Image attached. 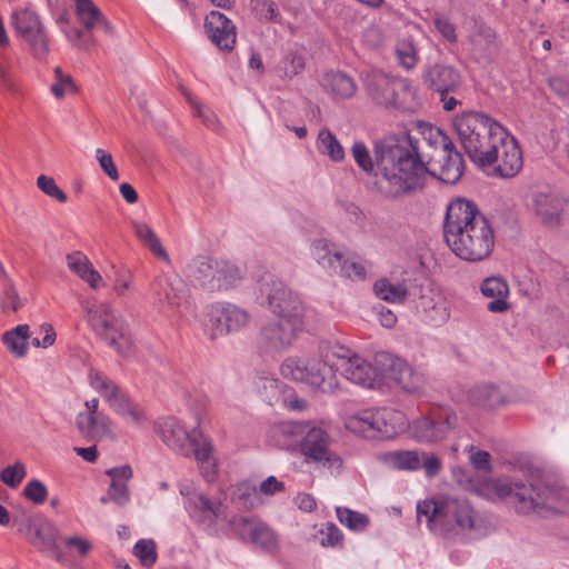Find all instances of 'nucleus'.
<instances>
[{
    "mask_svg": "<svg viewBox=\"0 0 569 569\" xmlns=\"http://www.w3.org/2000/svg\"><path fill=\"white\" fill-rule=\"evenodd\" d=\"M381 460L387 466L398 469L413 471L421 467L422 459L417 450H393L381 455Z\"/></svg>",
    "mask_w": 569,
    "mask_h": 569,
    "instance_id": "72a5a7b5",
    "label": "nucleus"
},
{
    "mask_svg": "<svg viewBox=\"0 0 569 569\" xmlns=\"http://www.w3.org/2000/svg\"><path fill=\"white\" fill-rule=\"evenodd\" d=\"M300 331L298 322H267L261 329L260 340L268 347L281 350L291 346Z\"/></svg>",
    "mask_w": 569,
    "mask_h": 569,
    "instance_id": "412c9836",
    "label": "nucleus"
},
{
    "mask_svg": "<svg viewBox=\"0 0 569 569\" xmlns=\"http://www.w3.org/2000/svg\"><path fill=\"white\" fill-rule=\"evenodd\" d=\"M206 27L212 42L221 50L231 51L236 43V28L223 13L211 11L206 18Z\"/></svg>",
    "mask_w": 569,
    "mask_h": 569,
    "instance_id": "4be33fe9",
    "label": "nucleus"
},
{
    "mask_svg": "<svg viewBox=\"0 0 569 569\" xmlns=\"http://www.w3.org/2000/svg\"><path fill=\"white\" fill-rule=\"evenodd\" d=\"M423 84L437 93H455L462 86L460 72L446 63H433L422 73Z\"/></svg>",
    "mask_w": 569,
    "mask_h": 569,
    "instance_id": "6ab92c4d",
    "label": "nucleus"
},
{
    "mask_svg": "<svg viewBox=\"0 0 569 569\" xmlns=\"http://www.w3.org/2000/svg\"><path fill=\"white\" fill-rule=\"evenodd\" d=\"M371 410L372 437L380 433L392 437L406 428V419L402 412L391 408Z\"/></svg>",
    "mask_w": 569,
    "mask_h": 569,
    "instance_id": "393cba45",
    "label": "nucleus"
},
{
    "mask_svg": "<svg viewBox=\"0 0 569 569\" xmlns=\"http://www.w3.org/2000/svg\"><path fill=\"white\" fill-rule=\"evenodd\" d=\"M37 187L48 197H51L59 201L60 203H64L68 200V196L66 192L56 183L52 177L40 174L37 178Z\"/></svg>",
    "mask_w": 569,
    "mask_h": 569,
    "instance_id": "6e6d98bb",
    "label": "nucleus"
},
{
    "mask_svg": "<svg viewBox=\"0 0 569 569\" xmlns=\"http://www.w3.org/2000/svg\"><path fill=\"white\" fill-rule=\"evenodd\" d=\"M443 237L449 249L468 262L487 259L495 248V230L490 221L475 202L465 198L449 203Z\"/></svg>",
    "mask_w": 569,
    "mask_h": 569,
    "instance_id": "7ed1b4c3",
    "label": "nucleus"
},
{
    "mask_svg": "<svg viewBox=\"0 0 569 569\" xmlns=\"http://www.w3.org/2000/svg\"><path fill=\"white\" fill-rule=\"evenodd\" d=\"M367 91L370 98L382 107H402L399 102V91L409 89L408 84L386 74H373L367 80Z\"/></svg>",
    "mask_w": 569,
    "mask_h": 569,
    "instance_id": "a211bd4d",
    "label": "nucleus"
},
{
    "mask_svg": "<svg viewBox=\"0 0 569 569\" xmlns=\"http://www.w3.org/2000/svg\"><path fill=\"white\" fill-rule=\"evenodd\" d=\"M331 346L321 345L316 355L286 358L280 365L281 376L323 393L337 391L339 378L336 366L330 361L332 358Z\"/></svg>",
    "mask_w": 569,
    "mask_h": 569,
    "instance_id": "423d86ee",
    "label": "nucleus"
},
{
    "mask_svg": "<svg viewBox=\"0 0 569 569\" xmlns=\"http://www.w3.org/2000/svg\"><path fill=\"white\" fill-rule=\"evenodd\" d=\"M330 352L332 358L341 361L342 375L347 380L366 388H373L380 383L382 372L376 362L371 365L348 347L339 343H333L330 347Z\"/></svg>",
    "mask_w": 569,
    "mask_h": 569,
    "instance_id": "9d476101",
    "label": "nucleus"
},
{
    "mask_svg": "<svg viewBox=\"0 0 569 569\" xmlns=\"http://www.w3.org/2000/svg\"><path fill=\"white\" fill-rule=\"evenodd\" d=\"M127 425L139 428L147 421L143 409L123 395L110 407Z\"/></svg>",
    "mask_w": 569,
    "mask_h": 569,
    "instance_id": "c9c22d12",
    "label": "nucleus"
},
{
    "mask_svg": "<svg viewBox=\"0 0 569 569\" xmlns=\"http://www.w3.org/2000/svg\"><path fill=\"white\" fill-rule=\"evenodd\" d=\"M428 174H432L446 183H456L463 173V159L452 143V147L441 149L435 154H429L426 161Z\"/></svg>",
    "mask_w": 569,
    "mask_h": 569,
    "instance_id": "f3484780",
    "label": "nucleus"
},
{
    "mask_svg": "<svg viewBox=\"0 0 569 569\" xmlns=\"http://www.w3.org/2000/svg\"><path fill=\"white\" fill-rule=\"evenodd\" d=\"M452 147L451 139L439 128L417 122L403 138L387 137L376 142L379 191L398 198L421 188L428 177L429 154Z\"/></svg>",
    "mask_w": 569,
    "mask_h": 569,
    "instance_id": "f257e3e1",
    "label": "nucleus"
},
{
    "mask_svg": "<svg viewBox=\"0 0 569 569\" xmlns=\"http://www.w3.org/2000/svg\"><path fill=\"white\" fill-rule=\"evenodd\" d=\"M180 493L190 519L209 535L218 536L219 523L227 519L224 503L197 490L192 483H181Z\"/></svg>",
    "mask_w": 569,
    "mask_h": 569,
    "instance_id": "6e6552de",
    "label": "nucleus"
},
{
    "mask_svg": "<svg viewBox=\"0 0 569 569\" xmlns=\"http://www.w3.org/2000/svg\"><path fill=\"white\" fill-rule=\"evenodd\" d=\"M11 23L37 58L48 56L49 37L38 13L28 8L16 10L11 14Z\"/></svg>",
    "mask_w": 569,
    "mask_h": 569,
    "instance_id": "ddd939ff",
    "label": "nucleus"
},
{
    "mask_svg": "<svg viewBox=\"0 0 569 569\" xmlns=\"http://www.w3.org/2000/svg\"><path fill=\"white\" fill-rule=\"evenodd\" d=\"M88 382L89 386L103 398L109 407L124 395L116 381L96 368H90Z\"/></svg>",
    "mask_w": 569,
    "mask_h": 569,
    "instance_id": "c756f323",
    "label": "nucleus"
},
{
    "mask_svg": "<svg viewBox=\"0 0 569 569\" xmlns=\"http://www.w3.org/2000/svg\"><path fill=\"white\" fill-rule=\"evenodd\" d=\"M132 227L137 238L142 241L154 256L164 262H170L168 252L161 244L157 234L147 223L134 221Z\"/></svg>",
    "mask_w": 569,
    "mask_h": 569,
    "instance_id": "4c0bfd02",
    "label": "nucleus"
},
{
    "mask_svg": "<svg viewBox=\"0 0 569 569\" xmlns=\"http://www.w3.org/2000/svg\"><path fill=\"white\" fill-rule=\"evenodd\" d=\"M458 417L451 408H433L408 425L410 438L420 443H436L457 427Z\"/></svg>",
    "mask_w": 569,
    "mask_h": 569,
    "instance_id": "1a4fd4ad",
    "label": "nucleus"
},
{
    "mask_svg": "<svg viewBox=\"0 0 569 569\" xmlns=\"http://www.w3.org/2000/svg\"><path fill=\"white\" fill-rule=\"evenodd\" d=\"M257 300L266 306L274 317L283 320L312 318L313 310L289 289L280 279L264 273L257 282Z\"/></svg>",
    "mask_w": 569,
    "mask_h": 569,
    "instance_id": "0eeeda50",
    "label": "nucleus"
},
{
    "mask_svg": "<svg viewBox=\"0 0 569 569\" xmlns=\"http://www.w3.org/2000/svg\"><path fill=\"white\" fill-rule=\"evenodd\" d=\"M300 452L307 461L313 462L339 472L342 467L341 458L330 449V437L320 427L307 428L301 441Z\"/></svg>",
    "mask_w": 569,
    "mask_h": 569,
    "instance_id": "f8f14e48",
    "label": "nucleus"
},
{
    "mask_svg": "<svg viewBox=\"0 0 569 569\" xmlns=\"http://www.w3.org/2000/svg\"><path fill=\"white\" fill-rule=\"evenodd\" d=\"M473 490L489 501L510 499L515 510L523 515L563 512L569 503L568 491L558 485L523 482L511 477L480 479Z\"/></svg>",
    "mask_w": 569,
    "mask_h": 569,
    "instance_id": "20e7f679",
    "label": "nucleus"
},
{
    "mask_svg": "<svg viewBox=\"0 0 569 569\" xmlns=\"http://www.w3.org/2000/svg\"><path fill=\"white\" fill-rule=\"evenodd\" d=\"M201 331L212 341L222 339L241 327V322H233V326L229 322H201Z\"/></svg>",
    "mask_w": 569,
    "mask_h": 569,
    "instance_id": "3c124183",
    "label": "nucleus"
},
{
    "mask_svg": "<svg viewBox=\"0 0 569 569\" xmlns=\"http://www.w3.org/2000/svg\"><path fill=\"white\" fill-rule=\"evenodd\" d=\"M158 433L162 441L173 451L188 457L189 443L193 437V430L189 431L184 423L174 417H167L158 422Z\"/></svg>",
    "mask_w": 569,
    "mask_h": 569,
    "instance_id": "aec40b11",
    "label": "nucleus"
},
{
    "mask_svg": "<svg viewBox=\"0 0 569 569\" xmlns=\"http://www.w3.org/2000/svg\"><path fill=\"white\" fill-rule=\"evenodd\" d=\"M36 537L39 542H37V546L41 548L42 550H51L56 551L57 540L51 532V529L49 527L40 526L36 529Z\"/></svg>",
    "mask_w": 569,
    "mask_h": 569,
    "instance_id": "338daca9",
    "label": "nucleus"
},
{
    "mask_svg": "<svg viewBox=\"0 0 569 569\" xmlns=\"http://www.w3.org/2000/svg\"><path fill=\"white\" fill-rule=\"evenodd\" d=\"M470 51L478 60L491 58L497 52L496 34L490 27L476 24L469 34Z\"/></svg>",
    "mask_w": 569,
    "mask_h": 569,
    "instance_id": "bb28decb",
    "label": "nucleus"
},
{
    "mask_svg": "<svg viewBox=\"0 0 569 569\" xmlns=\"http://www.w3.org/2000/svg\"><path fill=\"white\" fill-rule=\"evenodd\" d=\"M453 128L469 159L481 168L497 163L499 176L510 178L522 167L516 139L495 119L482 112H462Z\"/></svg>",
    "mask_w": 569,
    "mask_h": 569,
    "instance_id": "f03ea898",
    "label": "nucleus"
},
{
    "mask_svg": "<svg viewBox=\"0 0 569 569\" xmlns=\"http://www.w3.org/2000/svg\"><path fill=\"white\" fill-rule=\"evenodd\" d=\"M76 14L84 29L91 32L94 28H101L106 33L111 32V26L92 0H73Z\"/></svg>",
    "mask_w": 569,
    "mask_h": 569,
    "instance_id": "c85d7f7f",
    "label": "nucleus"
},
{
    "mask_svg": "<svg viewBox=\"0 0 569 569\" xmlns=\"http://www.w3.org/2000/svg\"><path fill=\"white\" fill-rule=\"evenodd\" d=\"M258 489L259 486H256L249 480H244L236 486V495L248 508L253 509L264 503V499L260 498Z\"/></svg>",
    "mask_w": 569,
    "mask_h": 569,
    "instance_id": "de8ad7c7",
    "label": "nucleus"
},
{
    "mask_svg": "<svg viewBox=\"0 0 569 569\" xmlns=\"http://www.w3.org/2000/svg\"><path fill=\"white\" fill-rule=\"evenodd\" d=\"M317 148L321 154L327 156L333 162H341L345 157V149L336 136L329 129H321L317 138Z\"/></svg>",
    "mask_w": 569,
    "mask_h": 569,
    "instance_id": "58836bf2",
    "label": "nucleus"
},
{
    "mask_svg": "<svg viewBox=\"0 0 569 569\" xmlns=\"http://www.w3.org/2000/svg\"><path fill=\"white\" fill-rule=\"evenodd\" d=\"M26 467L21 462H16L12 466L6 467L0 475L3 483L11 488H17L26 477Z\"/></svg>",
    "mask_w": 569,
    "mask_h": 569,
    "instance_id": "4d7b16f0",
    "label": "nucleus"
},
{
    "mask_svg": "<svg viewBox=\"0 0 569 569\" xmlns=\"http://www.w3.org/2000/svg\"><path fill=\"white\" fill-rule=\"evenodd\" d=\"M39 333L42 335V338L39 336L31 337V342L34 347L48 348L54 343L56 332L50 323L44 322L41 325Z\"/></svg>",
    "mask_w": 569,
    "mask_h": 569,
    "instance_id": "774afa93",
    "label": "nucleus"
},
{
    "mask_svg": "<svg viewBox=\"0 0 569 569\" xmlns=\"http://www.w3.org/2000/svg\"><path fill=\"white\" fill-rule=\"evenodd\" d=\"M53 73L56 81L51 84V92L56 98L61 99L67 92L74 93L78 91L72 77L64 73L60 67H56Z\"/></svg>",
    "mask_w": 569,
    "mask_h": 569,
    "instance_id": "8fccbe9b",
    "label": "nucleus"
},
{
    "mask_svg": "<svg viewBox=\"0 0 569 569\" xmlns=\"http://www.w3.org/2000/svg\"><path fill=\"white\" fill-rule=\"evenodd\" d=\"M286 490L284 482L278 480L274 476H269L259 485V493L260 498H270L278 492H283Z\"/></svg>",
    "mask_w": 569,
    "mask_h": 569,
    "instance_id": "0e129e2a",
    "label": "nucleus"
},
{
    "mask_svg": "<svg viewBox=\"0 0 569 569\" xmlns=\"http://www.w3.org/2000/svg\"><path fill=\"white\" fill-rule=\"evenodd\" d=\"M337 273L349 279H365L366 269L360 262L342 257Z\"/></svg>",
    "mask_w": 569,
    "mask_h": 569,
    "instance_id": "052dcab7",
    "label": "nucleus"
},
{
    "mask_svg": "<svg viewBox=\"0 0 569 569\" xmlns=\"http://www.w3.org/2000/svg\"><path fill=\"white\" fill-rule=\"evenodd\" d=\"M307 426L300 422L286 421L273 427V435L283 439V445L295 441L298 437L303 436Z\"/></svg>",
    "mask_w": 569,
    "mask_h": 569,
    "instance_id": "603ef678",
    "label": "nucleus"
},
{
    "mask_svg": "<svg viewBox=\"0 0 569 569\" xmlns=\"http://www.w3.org/2000/svg\"><path fill=\"white\" fill-rule=\"evenodd\" d=\"M92 330L121 357L132 355V339L119 322H92Z\"/></svg>",
    "mask_w": 569,
    "mask_h": 569,
    "instance_id": "5701e85b",
    "label": "nucleus"
},
{
    "mask_svg": "<svg viewBox=\"0 0 569 569\" xmlns=\"http://www.w3.org/2000/svg\"><path fill=\"white\" fill-rule=\"evenodd\" d=\"M345 427L353 433H358L368 438L372 437L371 410L365 409L349 415L345 419Z\"/></svg>",
    "mask_w": 569,
    "mask_h": 569,
    "instance_id": "49530a36",
    "label": "nucleus"
},
{
    "mask_svg": "<svg viewBox=\"0 0 569 569\" xmlns=\"http://www.w3.org/2000/svg\"><path fill=\"white\" fill-rule=\"evenodd\" d=\"M481 293L491 298L487 305V308L491 312H502L509 308L507 302V298L509 296V286L507 281L501 277H488L486 278L480 286Z\"/></svg>",
    "mask_w": 569,
    "mask_h": 569,
    "instance_id": "cd10ccee",
    "label": "nucleus"
},
{
    "mask_svg": "<svg viewBox=\"0 0 569 569\" xmlns=\"http://www.w3.org/2000/svg\"><path fill=\"white\" fill-rule=\"evenodd\" d=\"M230 529L243 541H250L264 551L278 549L276 533L266 523L242 516H232L228 520Z\"/></svg>",
    "mask_w": 569,
    "mask_h": 569,
    "instance_id": "dca6fc26",
    "label": "nucleus"
},
{
    "mask_svg": "<svg viewBox=\"0 0 569 569\" xmlns=\"http://www.w3.org/2000/svg\"><path fill=\"white\" fill-rule=\"evenodd\" d=\"M378 368L382 372V377L392 379L399 387L407 392H418L425 385L423 375L417 372L403 359L386 351L375 355Z\"/></svg>",
    "mask_w": 569,
    "mask_h": 569,
    "instance_id": "2eb2a0df",
    "label": "nucleus"
},
{
    "mask_svg": "<svg viewBox=\"0 0 569 569\" xmlns=\"http://www.w3.org/2000/svg\"><path fill=\"white\" fill-rule=\"evenodd\" d=\"M133 553L144 567H151L157 560L156 543L152 540L141 539L134 545Z\"/></svg>",
    "mask_w": 569,
    "mask_h": 569,
    "instance_id": "864d4df0",
    "label": "nucleus"
},
{
    "mask_svg": "<svg viewBox=\"0 0 569 569\" xmlns=\"http://www.w3.org/2000/svg\"><path fill=\"white\" fill-rule=\"evenodd\" d=\"M242 269L227 260H217V267L214 272V283L217 284L216 290L229 289L233 287L241 278Z\"/></svg>",
    "mask_w": 569,
    "mask_h": 569,
    "instance_id": "e433bc0d",
    "label": "nucleus"
},
{
    "mask_svg": "<svg viewBox=\"0 0 569 569\" xmlns=\"http://www.w3.org/2000/svg\"><path fill=\"white\" fill-rule=\"evenodd\" d=\"M109 499L119 506H126L129 501L130 493L127 483L111 482L108 489Z\"/></svg>",
    "mask_w": 569,
    "mask_h": 569,
    "instance_id": "69168bd1",
    "label": "nucleus"
},
{
    "mask_svg": "<svg viewBox=\"0 0 569 569\" xmlns=\"http://www.w3.org/2000/svg\"><path fill=\"white\" fill-rule=\"evenodd\" d=\"M281 71L287 78H292L305 69V59L298 53H288L281 62Z\"/></svg>",
    "mask_w": 569,
    "mask_h": 569,
    "instance_id": "13d9d810",
    "label": "nucleus"
},
{
    "mask_svg": "<svg viewBox=\"0 0 569 569\" xmlns=\"http://www.w3.org/2000/svg\"><path fill=\"white\" fill-rule=\"evenodd\" d=\"M373 152L376 153V148L373 149ZM351 154L355 162L361 170H363L368 174H376V184L378 186L380 171L377 164V159H372L367 146L362 141L353 142L351 147Z\"/></svg>",
    "mask_w": 569,
    "mask_h": 569,
    "instance_id": "37998d69",
    "label": "nucleus"
},
{
    "mask_svg": "<svg viewBox=\"0 0 569 569\" xmlns=\"http://www.w3.org/2000/svg\"><path fill=\"white\" fill-rule=\"evenodd\" d=\"M24 497L33 503H43L48 496V490L44 483L33 479L29 481L23 489Z\"/></svg>",
    "mask_w": 569,
    "mask_h": 569,
    "instance_id": "bf43d9fd",
    "label": "nucleus"
},
{
    "mask_svg": "<svg viewBox=\"0 0 569 569\" xmlns=\"http://www.w3.org/2000/svg\"><path fill=\"white\" fill-rule=\"evenodd\" d=\"M373 290L377 297L390 302H401L408 296V290L403 284H393L387 279L376 281Z\"/></svg>",
    "mask_w": 569,
    "mask_h": 569,
    "instance_id": "a18cd8bd",
    "label": "nucleus"
},
{
    "mask_svg": "<svg viewBox=\"0 0 569 569\" xmlns=\"http://www.w3.org/2000/svg\"><path fill=\"white\" fill-rule=\"evenodd\" d=\"M470 400L475 406L495 408L505 402L501 391L492 385H481L470 391Z\"/></svg>",
    "mask_w": 569,
    "mask_h": 569,
    "instance_id": "ea45409f",
    "label": "nucleus"
},
{
    "mask_svg": "<svg viewBox=\"0 0 569 569\" xmlns=\"http://www.w3.org/2000/svg\"><path fill=\"white\" fill-rule=\"evenodd\" d=\"M189 449L190 453H193V457L198 463L208 462V460L216 459L213 455L214 448L211 439L198 429H193V437L189 443Z\"/></svg>",
    "mask_w": 569,
    "mask_h": 569,
    "instance_id": "a19ab883",
    "label": "nucleus"
},
{
    "mask_svg": "<svg viewBox=\"0 0 569 569\" xmlns=\"http://www.w3.org/2000/svg\"><path fill=\"white\" fill-rule=\"evenodd\" d=\"M207 316L211 320H241L248 318V312L231 302L219 301L209 307Z\"/></svg>",
    "mask_w": 569,
    "mask_h": 569,
    "instance_id": "79ce46f5",
    "label": "nucleus"
},
{
    "mask_svg": "<svg viewBox=\"0 0 569 569\" xmlns=\"http://www.w3.org/2000/svg\"><path fill=\"white\" fill-rule=\"evenodd\" d=\"M182 92L192 107L194 114L200 118L208 128L218 130L220 123L213 111L207 106L199 103L187 89H182Z\"/></svg>",
    "mask_w": 569,
    "mask_h": 569,
    "instance_id": "09e8293b",
    "label": "nucleus"
},
{
    "mask_svg": "<svg viewBox=\"0 0 569 569\" xmlns=\"http://www.w3.org/2000/svg\"><path fill=\"white\" fill-rule=\"evenodd\" d=\"M76 423L79 432L89 440L100 441L102 439H117L112 421L106 413L91 417L77 416Z\"/></svg>",
    "mask_w": 569,
    "mask_h": 569,
    "instance_id": "b1692460",
    "label": "nucleus"
},
{
    "mask_svg": "<svg viewBox=\"0 0 569 569\" xmlns=\"http://www.w3.org/2000/svg\"><path fill=\"white\" fill-rule=\"evenodd\" d=\"M396 54L406 69H412L418 62V53L413 43L409 40H401L397 43Z\"/></svg>",
    "mask_w": 569,
    "mask_h": 569,
    "instance_id": "5fc2aeb1",
    "label": "nucleus"
},
{
    "mask_svg": "<svg viewBox=\"0 0 569 569\" xmlns=\"http://www.w3.org/2000/svg\"><path fill=\"white\" fill-rule=\"evenodd\" d=\"M96 158L99 162L101 170L112 180H119V171L112 159V156L108 153L106 150L98 148L96 150Z\"/></svg>",
    "mask_w": 569,
    "mask_h": 569,
    "instance_id": "e2e57ef3",
    "label": "nucleus"
},
{
    "mask_svg": "<svg viewBox=\"0 0 569 569\" xmlns=\"http://www.w3.org/2000/svg\"><path fill=\"white\" fill-rule=\"evenodd\" d=\"M312 256L317 262L330 272H338L342 253L328 240L319 239L312 243Z\"/></svg>",
    "mask_w": 569,
    "mask_h": 569,
    "instance_id": "2f4dec72",
    "label": "nucleus"
},
{
    "mask_svg": "<svg viewBox=\"0 0 569 569\" xmlns=\"http://www.w3.org/2000/svg\"><path fill=\"white\" fill-rule=\"evenodd\" d=\"M157 301L168 310H176L172 316L188 317L191 303L189 289L183 279L176 273L159 276L152 284Z\"/></svg>",
    "mask_w": 569,
    "mask_h": 569,
    "instance_id": "9b49d317",
    "label": "nucleus"
},
{
    "mask_svg": "<svg viewBox=\"0 0 569 569\" xmlns=\"http://www.w3.org/2000/svg\"><path fill=\"white\" fill-rule=\"evenodd\" d=\"M336 513L339 522L351 531L361 532L370 525L368 515L349 508L337 507Z\"/></svg>",
    "mask_w": 569,
    "mask_h": 569,
    "instance_id": "c03bdc74",
    "label": "nucleus"
},
{
    "mask_svg": "<svg viewBox=\"0 0 569 569\" xmlns=\"http://www.w3.org/2000/svg\"><path fill=\"white\" fill-rule=\"evenodd\" d=\"M217 259L198 257L189 264L190 276L203 288L214 291L217 284L213 281Z\"/></svg>",
    "mask_w": 569,
    "mask_h": 569,
    "instance_id": "473e14b6",
    "label": "nucleus"
},
{
    "mask_svg": "<svg viewBox=\"0 0 569 569\" xmlns=\"http://www.w3.org/2000/svg\"><path fill=\"white\" fill-rule=\"evenodd\" d=\"M33 332L28 325H19L2 336V342L14 358H24L29 350V341Z\"/></svg>",
    "mask_w": 569,
    "mask_h": 569,
    "instance_id": "7c9ffc66",
    "label": "nucleus"
},
{
    "mask_svg": "<svg viewBox=\"0 0 569 569\" xmlns=\"http://www.w3.org/2000/svg\"><path fill=\"white\" fill-rule=\"evenodd\" d=\"M320 543L323 547H337L341 545L343 535L335 523H327L320 531Z\"/></svg>",
    "mask_w": 569,
    "mask_h": 569,
    "instance_id": "680f3d73",
    "label": "nucleus"
},
{
    "mask_svg": "<svg viewBox=\"0 0 569 569\" xmlns=\"http://www.w3.org/2000/svg\"><path fill=\"white\" fill-rule=\"evenodd\" d=\"M66 261L69 270L87 282L91 289L97 290L104 284L101 274L83 252L72 251L66 256Z\"/></svg>",
    "mask_w": 569,
    "mask_h": 569,
    "instance_id": "a878e982",
    "label": "nucleus"
},
{
    "mask_svg": "<svg viewBox=\"0 0 569 569\" xmlns=\"http://www.w3.org/2000/svg\"><path fill=\"white\" fill-rule=\"evenodd\" d=\"M322 86L330 91L332 96L340 99L351 98L357 86L355 80L342 72H328L322 79Z\"/></svg>",
    "mask_w": 569,
    "mask_h": 569,
    "instance_id": "f704fd0d",
    "label": "nucleus"
},
{
    "mask_svg": "<svg viewBox=\"0 0 569 569\" xmlns=\"http://www.w3.org/2000/svg\"><path fill=\"white\" fill-rule=\"evenodd\" d=\"M417 518L448 539L470 538L480 529V518L465 498L445 497L417 505Z\"/></svg>",
    "mask_w": 569,
    "mask_h": 569,
    "instance_id": "39448f33",
    "label": "nucleus"
},
{
    "mask_svg": "<svg viewBox=\"0 0 569 569\" xmlns=\"http://www.w3.org/2000/svg\"><path fill=\"white\" fill-rule=\"evenodd\" d=\"M532 210L542 226L556 229L569 218V199L552 190L537 191L532 196Z\"/></svg>",
    "mask_w": 569,
    "mask_h": 569,
    "instance_id": "4468645a",
    "label": "nucleus"
}]
</instances>
